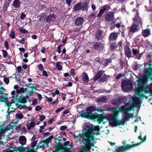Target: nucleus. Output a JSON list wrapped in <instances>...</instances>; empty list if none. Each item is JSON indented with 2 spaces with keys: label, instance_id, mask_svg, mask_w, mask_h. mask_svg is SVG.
Here are the masks:
<instances>
[{
  "label": "nucleus",
  "instance_id": "nucleus-10",
  "mask_svg": "<svg viewBox=\"0 0 152 152\" xmlns=\"http://www.w3.org/2000/svg\"><path fill=\"white\" fill-rule=\"evenodd\" d=\"M147 136L146 134L144 132L141 133L140 135L138 137V139H139L141 141V142L140 143H137L136 144H134V147L135 146H137L141 144V143L144 142L146 139Z\"/></svg>",
  "mask_w": 152,
  "mask_h": 152
},
{
  "label": "nucleus",
  "instance_id": "nucleus-13",
  "mask_svg": "<svg viewBox=\"0 0 152 152\" xmlns=\"http://www.w3.org/2000/svg\"><path fill=\"white\" fill-rule=\"evenodd\" d=\"M70 142L69 141H67L64 143L63 145L65 147V152H70L71 149L72 148V143L69 145Z\"/></svg>",
  "mask_w": 152,
  "mask_h": 152
},
{
  "label": "nucleus",
  "instance_id": "nucleus-51",
  "mask_svg": "<svg viewBox=\"0 0 152 152\" xmlns=\"http://www.w3.org/2000/svg\"><path fill=\"white\" fill-rule=\"evenodd\" d=\"M7 100V98H6L1 97L0 98V101L5 102Z\"/></svg>",
  "mask_w": 152,
  "mask_h": 152
},
{
  "label": "nucleus",
  "instance_id": "nucleus-20",
  "mask_svg": "<svg viewBox=\"0 0 152 152\" xmlns=\"http://www.w3.org/2000/svg\"><path fill=\"white\" fill-rule=\"evenodd\" d=\"M19 142L22 145H25L26 143V139L24 136L21 135L18 138Z\"/></svg>",
  "mask_w": 152,
  "mask_h": 152
},
{
  "label": "nucleus",
  "instance_id": "nucleus-44",
  "mask_svg": "<svg viewBox=\"0 0 152 152\" xmlns=\"http://www.w3.org/2000/svg\"><path fill=\"white\" fill-rule=\"evenodd\" d=\"M38 67L39 68V69L41 71H42L43 70H44V67L41 64H40L38 65Z\"/></svg>",
  "mask_w": 152,
  "mask_h": 152
},
{
  "label": "nucleus",
  "instance_id": "nucleus-16",
  "mask_svg": "<svg viewBox=\"0 0 152 152\" xmlns=\"http://www.w3.org/2000/svg\"><path fill=\"white\" fill-rule=\"evenodd\" d=\"M118 34L117 33L114 32L111 33L109 37V40L110 41H113L117 39Z\"/></svg>",
  "mask_w": 152,
  "mask_h": 152
},
{
  "label": "nucleus",
  "instance_id": "nucleus-47",
  "mask_svg": "<svg viewBox=\"0 0 152 152\" xmlns=\"http://www.w3.org/2000/svg\"><path fill=\"white\" fill-rule=\"evenodd\" d=\"M37 144V141L35 140L31 143V145L32 148H34Z\"/></svg>",
  "mask_w": 152,
  "mask_h": 152
},
{
  "label": "nucleus",
  "instance_id": "nucleus-37",
  "mask_svg": "<svg viewBox=\"0 0 152 152\" xmlns=\"http://www.w3.org/2000/svg\"><path fill=\"white\" fill-rule=\"evenodd\" d=\"M15 117L16 118L19 119H21L23 118V114L20 113H18L16 114Z\"/></svg>",
  "mask_w": 152,
  "mask_h": 152
},
{
  "label": "nucleus",
  "instance_id": "nucleus-25",
  "mask_svg": "<svg viewBox=\"0 0 152 152\" xmlns=\"http://www.w3.org/2000/svg\"><path fill=\"white\" fill-rule=\"evenodd\" d=\"M25 89V92H26V96L30 95L33 93V89L31 88L27 87Z\"/></svg>",
  "mask_w": 152,
  "mask_h": 152
},
{
  "label": "nucleus",
  "instance_id": "nucleus-30",
  "mask_svg": "<svg viewBox=\"0 0 152 152\" xmlns=\"http://www.w3.org/2000/svg\"><path fill=\"white\" fill-rule=\"evenodd\" d=\"M81 8V4L80 3H78L75 4L73 8L74 11H77L80 10Z\"/></svg>",
  "mask_w": 152,
  "mask_h": 152
},
{
  "label": "nucleus",
  "instance_id": "nucleus-38",
  "mask_svg": "<svg viewBox=\"0 0 152 152\" xmlns=\"http://www.w3.org/2000/svg\"><path fill=\"white\" fill-rule=\"evenodd\" d=\"M9 36L12 39H14L15 37V32L12 30H11L10 31V34H9Z\"/></svg>",
  "mask_w": 152,
  "mask_h": 152
},
{
  "label": "nucleus",
  "instance_id": "nucleus-62",
  "mask_svg": "<svg viewBox=\"0 0 152 152\" xmlns=\"http://www.w3.org/2000/svg\"><path fill=\"white\" fill-rule=\"evenodd\" d=\"M96 111H97L98 112H103L104 111V110L102 109L101 108H98V107L96 108Z\"/></svg>",
  "mask_w": 152,
  "mask_h": 152
},
{
  "label": "nucleus",
  "instance_id": "nucleus-26",
  "mask_svg": "<svg viewBox=\"0 0 152 152\" xmlns=\"http://www.w3.org/2000/svg\"><path fill=\"white\" fill-rule=\"evenodd\" d=\"M46 16L45 13L42 14L38 16V20L39 21L44 22L46 19Z\"/></svg>",
  "mask_w": 152,
  "mask_h": 152
},
{
  "label": "nucleus",
  "instance_id": "nucleus-23",
  "mask_svg": "<svg viewBox=\"0 0 152 152\" xmlns=\"http://www.w3.org/2000/svg\"><path fill=\"white\" fill-rule=\"evenodd\" d=\"M21 3L20 0H14L13 2L12 5L15 8H17L20 7Z\"/></svg>",
  "mask_w": 152,
  "mask_h": 152
},
{
  "label": "nucleus",
  "instance_id": "nucleus-27",
  "mask_svg": "<svg viewBox=\"0 0 152 152\" xmlns=\"http://www.w3.org/2000/svg\"><path fill=\"white\" fill-rule=\"evenodd\" d=\"M102 74V71L100 70L98 71L95 76L93 78L94 81L98 79L101 76Z\"/></svg>",
  "mask_w": 152,
  "mask_h": 152
},
{
  "label": "nucleus",
  "instance_id": "nucleus-61",
  "mask_svg": "<svg viewBox=\"0 0 152 152\" xmlns=\"http://www.w3.org/2000/svg\"><path fill=\"white\" fill-rule=\"evenodd\" d=\"M17 70L18 72L19 73L22 70V67L21 66H18L17 67Z\"/></svg>",
  "mask_w": 152,
  "mask_h": 152
},
{
  "label": "nucleus",
  "instance_id": "nucleus-22",
  "mask_svg": "<svg viewBox=\"0 0 152 152\" xmlns=\"http://www.w3.org/2000/svg\"><path fill=\"white\" fill-rule=\"evenodd\" d=\"M83 21V18L81 17H78L75 20V24L77 26H80L81 25Z\"/></svg>",
  "mask_w": 152,
  "mask_h": 152
},
{
  "label": "nucleus",
  "instance_id": "nucleus-11",
  "mask_svg": "<svg viewBox=\"0 0 152 152\" xmlns=\"http://www.w3.org/2000/svg\"><path fill=\"white\" fill-rule=\"evenodd\" d=\"M23 146H22L14 148H13L14 151L12 150L10 148H8L3 150V152H17V151H18V152H23Z\"/></svg>",
  "mask_w": 152,
  "mask_h": 152
},
{
  "label": "nucleus",
  "instance_id": "nucleus-28",
  "mask_svg": "<svg viewBox=\"0 0 152 152\" xmlns=\"http://www.w3.org/2000/svg\"><path fill=\"white\" fill-rule=\"evenodd\" d=\"M102 31L100 30L97 31L95 33V37L97 39H98L103 37L101 35Z\"/></svg>",
  "mask_w": 152,
  "mask_h": 152
},
{
  "label": "nucleus",
  "instance_id": "nucleus-15",
  "mask_svg": "<svg viewBox=\"0 0 152 152\" xmlns=\"http://www.w3.org/2000/svg\"><path fill=\"white\" fill-rule=\"evenodd\" d=\"M56 20V16L55 14L50 15L46 18V22L50 23L51 22L54 21Z\"/></svg>",
  "mask_w": 152,
  "mask_h": 152
},
{
  "label": "nucleus",
  "instance_id": "nucleus-58",
  "mask_svg": "<svg viewBox=\"0 0 152 152\" xmlns=\"http://www.w3.org/2000/svg\"><path fill=\"white\" fill-rule=\"evenodd\" d=\"M19 42L21 44H24L25 43L24 38H23L22 39L19 40Z\"/></svg>",
  "mask_w": 152,
  "mask_h": 152
},
{
  "label": "nucleus",
  "instance_id": "nucleus-24",
  "mask_svg": "<svg viewBox=\"0 0 152 152\" xmlns=\"http://www.w3.org/2000/svg\"><path fill=\"white\" fill-rule=\"evenodd\" d=\"M103 45L101 43H96L93 45V48L95 50H97L99 48L103 49Z\"/></svg>",
  "mask_w": 152,
  "mask_h": 152
},
{
  "label": "nucleus",
  "instance_id": "nucleus-1",
  "mask_svg": "<svg viewBox=\"0 0 152 152\" xmlns=\"http://www.w3.org/2000/svg\"><path fill=\"white\" fill-rule=\"evenodd\" d=\"M99 130L98 126L86 124L83 128V133L79 134L77 135L74 134V137L78 139L80 143L84 144L80 149V152H90L91 148L94 143V136L99 134Z\"/></svg>",
  "mask_w": 152,
  "mask_h": 152
},
{
  "label": "nucleus",
  "instance_id": "nucleus-4",
  "mask_svg": "<svg viewBox=\"0 0 152 152\" xmlns=\"http://www.w3.org/2000/svg\"><path fill=\"white\" fill-rule=\"evenodd\" d=\"M121 87L122 90L125 92L131 91L133 89L132 82L128 79L124 80L121 82Z\"/></svg>",
  "mask_w": 152,
  "mask_h": 152
},
{
  "label": "nucleus",
  "instance_id": "nucleus-17",
  "mask_svg": "<svg viewBox=\"0 0 152 152\" xmlns=\"http://www.w3.org/2000/svg\"><path fill=\"white\" fill-rule=\"evenodd\" d=\"M113 12H110L105 15V18L107 21H111L113 20Z\"/></svg>",
  "mask_w": 152,
  "mask_h": 152
},
{
  "label": "nucleus",
  "instance_id": "nucleus-49",
  "mask_svg": "<svg viewBox=\"0 0 152 152\" xmlns=\"http://www.w3.org/2000/svg\"><path fill=\"white\" fill-rule=\"evenodd\" d=\"M4 45H5V47H6V49L7 50H8L9 45L8 42L7 41H5Z\"/></svg>",
  "mask_w": 152,
  "mask_h": 152
},
{
  "label": "nucleus",
  "instance_id": "nucleus-50",
  "mask_svg": "<svg viewBox=\"0 0 152 152\" xmlns=\"http://www.w3.org/2000/svg\"><path fill=\"white\" fill-rule=\"evenodd\" d=\"M139 50L137 49H134V56L139 53Z\"/></svg>",
  "mask_w": 152,
  "mask_h": 152
},
{
  "label": "nucleus",
  "instance_id": "nucleus-42",
  "mask_svg": "<svg viewBox=\"0 0 152 152\" xmlns=\"http://www.w3.org/2000/svg\"><path fill=\"white\" fill-rule=\"evenodd\" d=\"M125 41H124L123 40H121L118 42V46L121 47H122V44L125 45L126 44V43L125 42Z\"/></svg>",
  "mask_w": 152,
  "mask_h": 152
},
{
  "label": "nucleus",
  "instance_id": "nucleus-60",
  "mask_svg": "<svg viewBox=\"0 0 152 152\" xmlns=\"http://www.w3.org/2000/svg\"><path fill=\"white\" fill-rule=\"evenodd\" d=\"M25 17L26 15H25V14L23 12L21 14L20 18L22 19H24V18Z\"/></svg>",
  "mask_w": 152,
  "mask_h": 152
},
{
  "label": "nucleus",
  "instance_id": "nucleus-59",
  "mask_svg": "<svg viewBox=\"0 0 152 152\" xmlns=\"http://www.w3.org/2000/svg\"><path fill=\"white\" fill-rule=\"evenodd\" d=\"M21 131L22 132L26 133L27 132L26 129L25 127H23L21 128Z\"/></svg>",
  "mask_w": 152,
  "mask_h": 152
},
{
  "label": "nucleus",
  "instance_id": "nucleus-56",
  "mask_svg": "<svg viewBox=\"0 0 152 152\" xmlns=\"http://www.w3.org/2000/svg\"><path fill=\"white\" fill-rule=\"evenodd\" d=\"M106 77L105 76H103L102 77L100 78V80L101 81L104 82L106 80Z\"/></svg>",
  "mask_w": 152,
  "mask_h": 152
},
{
  "label": "nucleus",
  "instance_id": "nucleus-19",
  "mask_svg": "<svg viewBox=\"0 0 152 152\" xmlns=\"http://www.w3.org/2000/svg\"><path fill=\"white\" fill-rule=\"evenodd\" d=\"M80 116L82 118H90L92 117V114L88 112H84L80 113Z\"/></svg>",
  "mask_w": 152,
  "mask_h": 152
},
{
  "label": "nucleus",
  "instance_id": "nucleus-57",
  "mask_svg": "<svg viewBox=\"0 0 152 152\" xmlns=\"http://www.w3.org/2000/svg\"><path fill=\"white\" fill-rule=\"evenodd\" d=\"M42 109V107L40 106H37L35 107V110L37 111H39Z\"/></svg>",
  "mask_w": 152,
  "mask_h": 152
},
{
  "label": "nucleus",
  "instance_id": "nucleus-6",
  "mask_svg": "<svg viewBox=\"0 0 152 152\" xmlns=\"http://www.w3.org/2000/svg\"><path fill=\"white\" fill-rule=\"evenodd\" d=\"M152 68L148 67L145 70L144 73L143 79H139L138 82L139 83H143V81H147L148 78L152 80Z\"/></svg>",
  "mask_w": 152,
  "mask_h": 152
},
{
  "label": "nucleus",
  "instance_id": "nucleus-43",
  "mask_svg": "<svg viewBox=\"0 0 152 152\" xmlns=\"http://www.w3.org/2000/svg\"><path fill=\"white\" fill-rule=\"evenodd\" d=\"M107 7V6L105 5L103 7H102V9L99 10L100 12H102V13H103L106 10Z\"/></svg>",
  "mask_w": 152,
  "mask_h": 152
},
{
  "label": "nucleus",
  "instance_id": "nucleus-39",
  "mask_svg": "<svg viewBox=\"0 0 152 152\" xmlns=\"http://www.w3.org/2000/svg\"><path fill=\"white\" fill-rule=\"evenodd\" d=\"M85 74L86 75L83 77L82 80L84 82H87L88 81L89 79L87 74L86 73Z\"/></svg>",
  "mask_w": 152,
  "mask_h": 152
},
{
  "label": "nucleus",
  "instance_id": "nucleus-46",
  "mask_svg": "<svg viewBox=\"0 0 152 152\" xmlns=\"http://www.w3.org/2000/svg\"><path fill=\"white\" fill-rule=\"evenodd\" d=\"M64 109V108L63 107H61L57 109L56 110L55 112L56 113H58L60 111L62 110L63 109Z\"/></svg>",
  "mask_w": 152,
  "mask_h": 152
},
{
  "label": "nucleus",
  "instance_id": "nucleus-41",
  "mask_svg": "<svg viewBox=\"0 0 152 152\" xmlns=\"http://www.w3.org/2000/svg\"><path fill=\"white\" fill-rule=\"evenodd\" d=\"M19 31L21 33L25 34L28 32V31L25 29H23V28H20L19 29Z\"/></svg>",
  "mask_w": 152,
  "mask_h": 152
},
{
  "label": "nucleus",
  "instance_id": "nucleus-14",
  "mask_svg": "<svg viewBox=\"0 0 152 152\" xmlns=\"http://www.w3.org/2000/svg\"><path fill=\"white\" fill-rule=\"evenodd\" d=\"M141 104L139 98L134 96V108L140 107Z\"/></svg>",
  "mask_w": 152,
  "mask_h": 152
},
{
  "label": "nucleus",
  "instance_id": "nucleus-53",
  "mask_svg": "<svg viewBox=\"0 0 152 152\" xmlns=\"http://www.w3.org/2000/svg\"><path fill=\"white\" fill-rule=\"evenodd\" d=\"M4 81L7 84H8L9 82V80L8 78H5L4 79Z\"/></svg>",
  "mask_w": 152,
  "mask_h": 152
},
{
  "label": "nucleus",
  "instance_id": "nucleus-21",
  "mask_svg": "<svg viewBox=\"0 0 152 152\" xmlns=\"http://www.w3.org/2000/svg\"><path fill=\"white\" fill-rule=\"evenodd\" d=\"M28 98V96H24L23 95L21 96L18 98V101L19 102L22 103H25L27 102L26 99Z\"/></svg>",
  "mask_w": 152,
  "mask_h": 152
},
{
  "label": "nucleus",
  "instance_id": "nucleus-2",
  "mask_svg": "<svg viewBox=\"0 0 152 152\" xmlns=\"http://www.w3.org/2000/svg\"><path fill=\"white\" fill-rule=\"evenodd\" d=\"M133 108V98L125 105L122 106L119 109L114 108L112 109L113 115H111V120L110 125L112 127L117 125H124L125 121L128 120L132 115L129 113V111Z\"/></svg>",
  "mask_w": 152,
  "mask_h": 152
},
{
  "label": "nucleus",
  "instance_id": "nucleus-48",
  "mask_svg": "<svg viewBox=\"0 0 152 152\" xmlns=\"http://www.w3.org/2000/svg\"><path fill=\"white\" fill-rule=\"evenodd\" d=\"M2 52L3 53V57H6L7 55V51L6 50H2Z\"/></svg>",
  "mask_w": 152,
  "mask_h": 152
},
{
  "label": "nucleus",
  "instance_id": "nucleus-5",
  "mask_svg": "<svg viewBox=\"0 0 152 152\" xmlns=\"http://www.w3.org/2000/svg\"><path fill=\"white\" fill-rule=\"evenodd\" d=\"M140 78H138V80L137 81V82L139 84H142L140 87L135 91V93L137 95L140 97H142L144 96H145L143 94H141V92H144L145 93H149V91H150L151 89L148 86H146L144 87L142 85L144 84V82H147V81H143V83H139L138 81L139 80V79Z\"/></svg>",
  "mask_w": 152,
  "mask_h": 152
},
{
  "label": "nucleus",
  "instance_id": "nucleus-34",
  "mask_svg": "<svg viewBox=\"0 0 152 152\" xmlns=\"http://www.w3.org/2000/svg\"><path fill=\"white\" fill-rule=\"evenodd\" d=\"M60 62L58 61L56 64V67L59 70H61L62 69V66L60 64Z\"/></svg>",
  "mask_w": 152,
  "mask_h": 152
},
{
  "label": "nucleus",
  "instance_id": "nucleus-32",
  "mask_svg": "<svg viewBox=\"0 0 152 152\" xmlns=\"http://www.w3.org/2000/svg\"><path fill=\"white\" fill-rule=\"evenodd\" d=\"M88 3L87 2H85L82 5H81V8L83 10L87 11Z\"/></svg>",
  "mask_w": 152,
  "mask_h": 152
},
{
  "label": "nucleus",
  "instance_id": "nucleus-18",
  "mask_svg": "<svg viewBox=\"0 0 152 152\" xmlns=\"http://www.w3.org/2000/svg\"><path fill=\"white\" fill-rule=\"evenodd\" d=\"M151 34L150 29L149 28L143 30L141 33L142 35L145 37H148Z\"/></svg>",
  "mask_w": 152,
  "mask_h": 152
},
{
  "label": "nucleus",
  "instance_id": "nucleus-3",
  "mask_svg": "<svg viewBox=\"0 0 152 152\" xmlns=\"http://www.w3.org/2000/svg\"><path fill=\"white\" fill-rule=\"evenodd\" d=\"M18 124V120L15 122H12L5 128L1 129V132H0V140L1 139L2 134L8 131L11 132H12L13 131V128H14L15 126L16 127L17 130L20 129H21V125L20 124Z\"/></svg>",
  "mask_w": 152,
  "mask_h": 152
},
{
  "label": "nucleus",
  "instance_id": "nucleus-29",
  "mask_svg": "<svg viewBox=\"0 0 152 152\" xmlns=\"http://www.w3.org/2000/svg\"><path fill=\"white\" fill-rule=\"evenodd\" d=\"M107 101V99L106 96H103L98 98L96 101L98 102H106Z\"/></svg>",
  "mask_w": 152,
  "mask_h": 152
},
{
  "label": "nucleus",
  "instance_id": "nucleus-36",
  "mask_svg": "<svg viewBox=\"0 0 152 152\" xmlns=\"http://www.w3.org/2000/svg\"><path fill=\"white\" fill-rule=\"evenodd\" d=\"M16 92L18 94H20L21 93L25 92V89L23 88H19L17 90Z\"/></svg>",
  "mask_w": 152,
  "mask_h": 152
},
{
  "label": "nucleus",
  "instance_id": "nucleus-63",
  "mask_svg": "<svg viewBox=\"0 0 152 152\" xmlns=\"http://www.w3.org/2000/svg\"><path fill=\"white\" fill-rule=\"evenodd\" d=\"M42 71H43V72H42L43 75L44 76H45V77L48 76V75L47 72L43 70Z\"/></svg>",
  "mask_w": 152,
  "mask_h": 152
},
{
  "label": "nucleus",
  "instance_id": "nucleus-52",
  "mask_svg": "<svg viewBox=\"0 0 152 152\" xmlns=\"http://www.w3.org/2000/svg\"><path fill=\"white\" fill-rule=\"evenodd\" d=\"M55 140V142L57 144H58V145H59L60 144V140H59L58 138H54Z\"/></svg>",
  "mask_w": 152,
  "mask_h": 152
},
{
  "label": "nucleus",
  "instance_id": "nucleus-54",
  "mask_svg": "<svg viewBox=\"0 0 152 152\" xmlns=\"http://www.w3.org/2000/svg\"><path fill=\"white\" fill-rule=\"evenodd\" d=\"M62 45H61L58 46L57 48V51L58 52L60 53L61 52V47L62 46Z\"/></svg>",
  "mask_w": 152,
  "mask_h": 152
},
{
  "label": "nucleus",
  "instance_id": "nucleus-12",
  "mask_svg": "<svg viewBox=\"0 0 152 152\" xmlns=\"http://www.w3.org/2000/svg\"><path fill=\"white\" fill-rule=\"evenodd\" d=\"M125 42L126 43V45H125V47L124 48L125 54L127 57H129L131 56V52L130 49L128 47L129 42L126 41Z\"/></svg>",
  "mask_w": 152,
  "mask_h": 152
},
{
  "label": "nucleus",
  "instance_id": "nucleus-45",
  "mask_svg": "<svg viewBox=\"0 0 152 152\" xmlns=\"http://www.w3.org/2000/svg\"><path fill=\"white\" fill-rule=\"evenodd\" d=\"M45 118V117L44 115H40L39 116V120L41 121H42Z\"/></svg>",
  "mask_w": 152,
  "mask_h": 152
},
{
  "label": "nucleus",
  "instance_id": "nucleus-33",
  "mask_svg": "<svg viewBox=\"0 0 152 152\" xmlns=\"http://www.w3.org/2000/svg\"><path fill=\"white\" fill-rule=\"evenodd\" d=\"M96 108L93 106H90L87 107L86 108V110L90 112H92L96 110Z\"/></svg>",
  "mask_w": 152,
  "mask_h": 152
},
{
  "label": "nucleus",
  "instance_id": "nucleus-31",
  "mask_svg": "<svg viewBox=\"0 0 152 152\" xmlns=\"http://www.w3.org/2000/svg\"><path fill=\"white\" fill-rule=\"evenodd\" d=\"M26 126L27 127L28 130H29L31 129V127H33L35 126V124L34 122L31 121L30 123L27 124Z\"/></svg>",
  "mask_w": 152,
  "mask_h": 152
},
{
  "label": "nucleus",
  "instance_id": "nucleus-8",
  "mask_svg": "<svg viewBox=\"0 0 152 152\" xmlns=\"http://www.w3.org/2000/svg\"><path fill=\"white\" fill-rule=\"evenodd\" d=\"M133 145H127L117 148L114 152H125L132 148Z\"/></svg>",
  "mask_w": 152,
  "mask_h": 152
},
{
  "label": "nucleus",
  "instance_id": "nucleus-64",
  "mask_svg": "<svg viewBox=\"0 0 152 152\" xmlns=\"http://www.w3.org/2000/svg\"><path fill=\"white\" fill-rule=\"evenodd\" d=\"M69 58V57L67 55H65L63 57V59L65 60H67Z\"/></svg>",
  "mask_w": 152,
  "mask_h": 152
},
{
  "label": "nucleus",
  "instance_id": "nucleus-7",
  "mask_svg": "<svg viewBox=\"0 0 152 152\" xmlns=\"http://www.w3.org/2000/svg\"><path fill=\"white\" fill-rule=\"evenodd\" d=\"M134 33L138 31L140 29L139 25L141 23V19L139 16L138 11H136V15L134 20Z\"/></svg>",
  "mask_w": 152,
  "mask_h": 152
},
{
  "label": "nucleus",
  "instance_id": "nucleus-35",
  "mask_svg": "<svg viewBox=\"0 0 152 152\" xmlns=\"http://www.w3.org/2000/svg\"><path fill=\"white\" fill-rule=\"evenodd\" d=\"M117 45L115 42L112 43L110 46L111 49L113 50H115L117 48Z\"/></svg>",
  "mask_w": 152,
  "mask_h": 152
},
{
  "label": "nucleus",
  "instance_id": "nucleus-40",
  "mask_svg": "<svg viewBox=\"0 0 152 152\" xmlns=\"http://www.w3.org/2000/svg\"><path fill=\"white\" fill-rule=\"evenodd\" d=\"M111 62V60L110 59H107L104 60V63L103 65L105 66H107L109 63Z\"/></svg>",
  "mask_w": 152,
  "mask_h": 152
},
{
  "label": "nucleus",
  "instance_id": "nucleus-55",
  "mask_svg": "<svg viewBox=\"0 0 152 152\" xmlns=\"http://www.w3.org/2000/svg\"><path fill=\"white\" fill-rule=\"evenodd\" d=\"M67 128V127L66 126H61L60 127V129L62 131L66 129Z\"/></svg>",
  "mask_w": 152,
  "mask_h": 152
},
{
  "label": "nucleus",
  "instance_id": "nucleus-9",
  "mask_svg": "<svg viewBox=\"0 0 152 152\" xmlns=\"http://www.w3.org/2000/svg\"><path fill=\"white\" fill-rule=\"evenodd\" d=\"M53 137V135L50 136L48 138L41 142L39 144L40 148H45L48 146V144Z\"/></svg>",
  "mask_w": 152,
  "mask_h": 152
}]
</instances>
